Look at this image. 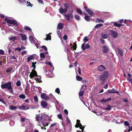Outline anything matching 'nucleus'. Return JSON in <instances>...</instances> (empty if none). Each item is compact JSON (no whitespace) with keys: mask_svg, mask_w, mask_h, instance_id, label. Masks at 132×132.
Instances as JSON below:
<instances>
[{"mask_svg":"<svg viewBox=\"0 0 132 132\" xmlns=\"http://www.w3.org/2000/svg\"><path fill=\"white\" fill-rule=\"evenodd\" d=\"M36 120L38 122H41L44 126L45 127L48 125V123L50 120V117L48 115L42 113L36 115Z\"/></svg>","mask_w":132,"mask_h":132,"instance_id":"1","label":"nucleus"},{"mask_svg":"<svg viewBox=\"0 0 132 132\" xmlns=\"http://www.w3.org/2000/svg\"><path fill=\"white\" fill-rule=\"evenodd\" d=\"M29 40L31 43L34 44L38 48L39 47V43L38 42L36 38H34V35H30L29 37Z\"/></svg>","mask_w":132,"mask_h":132,"instance_id":"2","label":"nucleus"},{"mask_svg":"<svg viewBox=\"0 0 132 132\" xmlns=\"http://www.w3.org/2000/svg\"><path fill=\"white\" fill-rule=\"evenodd\" d=\"M108 75L109 72L107 71H105L103 72L102 75L100 76V79L102 81V85L104 84L107 78L108 77Z\"/></svg>","mask_w":132,"mask_h":132,"instance_id":"3","label":"nucleus"},{"mask_svg":"<svg viewBox=\"0 0 132 132\" xmlns=\"http://www.w3.org/2000/svg\"><path fill=\"white\" fill-rule=\"evenodd\" d=\"M2 89L7 88L13 93V89L11 86V83L10 82L8 83L3 84L1 85Z\"/></svg>","mask_w":132,"mask_h":132,"instance_id":"4","label":"nucleus"},{"mask_svg":"<svg viewBox=\"0 0 132 132\" xmlns=\"http://www.w3.org/2000/svg\"><path fill=\"white\" fill-rule=\"evenodd\" d=\"M63 16L65 17V19L69 21H70L71 19H73V15L72 13L64 14Z\"/></svg>","mask_w":132,"mask_h":132,"instance_id":"5","label":"nucleus"},{"mask_svg":"<svg viewBox=\"0 0 132 132\" xmlns=\"http://www.w3.org/2000/svg\"><path fill=\"white\" fill-rule=\"evenodd\" d=\"M5 21H7L8 23L13 24L15 26H17V22L16 20H11L7 18H5Z\"/></svg>","mask_w":132,"mask_h":132,"instance_id":"6","label":"nucleus"},{"mask_svg":"<svg viewBox=\"0 0 132 132\" xmlns=\"http://www.w3.org/2000/svg\"><path fill=\"white\" fill-rule=\"evenodd\" d=\"M16 44L15 43L12 44L11 42L8 45L7 48L9 50V52L10 53L14 47L15 46Z\"/></svg>","mask_w":132,"mask_h":132,"instance_id":"7","label":"nucleus"},{"mask_svg":"<svg viewBox=\"0 0 132 132\" xmlns=\"http://www.w3.org/2000/svg\"><path fill=\"white\" fill-rule=\"evenodd\" d=\"M41 97L42 99L46 100H48L49 98L48 96L44 93H42L41 94Z\"/></svg>","mask_w":132,"mask_h":132,"instance_id":"8","label":"nucleus"},{"mask_svg":"<svg viewBox=\"0 0 132 132\" xmlns=\"http://www.w3.org/2000/svg\"><path fill=\"white\" fill-rule=\"evenodd\" d=\"M37 73L35 70H32V72L30 73L29 76L31 78H33L34 77H36L37 76Z\"/></svg>","mask_w":132,"mask_h":132,"instance_id":"9","label":"nucleus"},{"mask_svg":"<svg viewBox=\"0 0 132 132\" xmlns=\"http://www.w3.org/2000/svg\"><path fill=\"white\" fill-rule=\"evenodd\" d=\"M110 34L111 36L114 38H117L118 37V34L117 33L113 30H110Z\"/></svg>","mask_w":132,"mask_h":132,"instance_id":"10","label":"nucleus"},{"mask_svg":"<svg viewBox=\"0 0 132 132\" xmlns=\"http://www.w3.org/2000/svg\"><path fill=\"white\" fill-rule=\"evenodd\" d=\"M84 8L85 9V11L87 12L91 16L93 15L94 13L92 11L88 8L87 7H85Z\"/></svg>","mask_w":132,"mask_h":132,"instance_id":"11","label":"nucleus"},{"mask_svg":"<svg viewBox=\"0 0 132 132\" xmlns=\"http://www.w3.org/2000/svg\"><path fill=\"white\" fill-rule=\"evenodd\" d=\"M103 52L104 53L108 52L109 51V49L108 47L106 46H104L102 47Z\"/></svg>","mask_w":132,"mask_h":132,"instance_id":"12","label":"nucleus"},{"mask_svg":"<svg viewBox=\"0 0 132 132\" xmlns=\"http://www.w3.org/2000/svg\"><path fill=\"white\" fill-rule=\"evenodd\" d=\"M19 109L21 110H27L30 109L28 105H22L19 107Z\"/></svg>","mask_w":132,"mask_h":132,"instance_id":"13","label":"nucleus"},{"mask_svg":"<svg viewBox=\"0 0 132 132\" xmlns=\"http://www.w3.org/2000/svg\"><path fill=\"white\" fill-rule=\"evenodd\" d=\"M18 37L17 36H13L9 38L10 41H14L18 39Z\"/></svg>","mask_w":132,"mask_h":132,"instance_id":"14","label":"nucleus"},{"mask_svg":"<svg viewBox=\"0 0 132 132\" xmlns=\"http://www.w3.org/2000/svg\"><path fill=\"white\" fill-rule=\"evenodd\" d=\"M67 11V9L65 8L63 9L62 7H60L59 9V11L60 13L62 14L63 13H65Z\"/></svg>","mask_w":132,"mask_h":132,"instance_id":"15","label":"nucleus"},{"mask_svg":"<svg viewBox=\"0 0 132 132\" xmlns=\"http://www.w3.org/2000/svg\"><path fill=\"white\" fill-rule=\"evenodd\" d=\"M19 35L21 36L22 40L24 41L26 40L27 37L25 34L20 33L19 34Z\"/></svg>","mask_w":132,"mask_h":132,"instance_id":"16","label":"nucleus"},{"mask_svg":"<svg viewBox=\"0 0 132 132\" xmlns=\"http://www.w3.org/2000/svg\"><path fill=\"white\" fill-rule=\"evenodd\" d=\"M97 69L100 71H102L104 70L105 69V68L102 65H101L98 66L97 68Z\"/></svg>","mask_w":132,"mask_h":132,"instance_id":"17","label":"nucleus"},{"mask_svg":"<svg viewBox=\"0 0 132 132\" xmlns=\"http://www.w3.org/2000/svg\"><path fill=\"white\" fill-rule=\"evenodd\" d=\"M108 93H117L119 94V92L116 90H114V89H112V90H108Z\"/></svg>","mask_w":132,"mask_h":132,"instance_id":"18","label":"nucleus"},{"mask_svg":"<svg viewBox=\"0 0 132 132\" xmlns=\"http://www.w3.org/2000/svg\"><path fill=\"white\" fill-rule=\"evenodd\" d=\"M63 26V24L62 23H59L57 26V29H62Z\"/></svg>","mask_w":132,"mask_h":132,"instance_id":"19","label":"nucleus"},{"mask_svg":"<svg viewBox=\"0 0 132 132\" xmlns=\"http://www.w3.org/2000/svg\"><path fill=\"white\" fill-rule=\"evenodd\" d=\"M9 108L10 110H14L17 109V106H15L10 105H9Z\"/></svg>","mask_w":132,"mask_h":132,"instance_id":"20","label":"nucleus"},{"mask_svg":"<svg viewBox=\"0 0 132 132\" xmlns=\"http://www.w3.org/2000/svg\"><path fill=\"white\" fill-rule=\"evenodd\" d=\"M42 106L43 108H45L47 105V103L45 101H43L41 103Z\"/></svg>","mask_w":132,"mask_h":132,"instance_id":"21","label":"nucleus"},{"mask_svg":"<svg viewBox=\"0 0 132 132\" xmlns=\"http://www.w3.org/2000/svg\"><path fill=\"white\" fill-rule=\"evenodd\" d=\"M83 86H83L82 87H81V89L80 91L79 92V96H82L83 95L84 93V90H82V89Z\"/></svg>","mask_w":132,"mask_h":132,"instance_id":"22","label":"nucleus"},{"mask_svg":"<svg viewBox=\"0 0 132 132\" xmlns=\"http://www.w3.org/2000/svg\"><path fill=\"white\" fill-rule=\"evenodd\" d=\"M38 82H41V78L40 76H37L36 77L34 78Z\"/></svg>","mask_w":132,"mask_h":132,"instance_id":"23","label":"nucleus"},{"mask_svg":"<svg viewBox=\"0 0 132 132\" xmlns=\"http://www.w3.org/2000/svg\"><path fill=\"white\" fill-rule=\"evenodd\" d=\"M102 38L103 39H106L108 37V35L107 34H101Z\"/></svg>","mask_w":132,"mask_h":132,"instance_id":"24","label":"nucleus"},{"mask_svg":"<svg viewBox=\"0 0 132 132\" xmlns=\"http://www.w3.org/2000/svg\"><path fill=\"white\" fill-rule=\"evenodd\" d=\"M34 58V56L32 55L29 56L28 58L27 61L28 62H29L30 60H32Z\"/></svg>","mask_w":132,"mask_h":132,"instance_id":"25","label":"nucleus"},{"mask_svg":"<svg viewBox=\"0 0 132 132\" xmlns=\"http://www.w3.org/2000/svg\"><path fill=\"white\" fill-rule=\"evenodd\" d=\"M46 38L45 40H51V36L49 34L46 35Z\"/></svg>","mask_w":132,"mask_h":132,"instance_id":"26","label":"nucleus"},{"mask_svg":"<svg viewBox=\"0 0 132 132\" xmlns=\"http://www.w3.org/2000/svg\"><path fill=\"white\" fill-rule=\"evenodd\" d=\"M69 9L68 10V12H70V13H73V10L72 7L71 6H69Z\"/></svg>","mask_w":132,"mask_h":132,"instance_id":"27","label":"nucleus"},{"mask_svg":"<svg viewBox=\"0 0 132 132\" xmlns=\"http://www.w3.org/2000/svg\"><path fill=\"white\" fill-rule=\"evenodd\" d=\"M61 31L60 30H57V35L59 36V38H61Z\"/></svg>","mask_w":132,"mask_h":132,"instance_id":"28","label":"nucleus"},{"mask_svg":"<svg viewBox=\"0 0 132 132\" xmlns=\"http://www.w3.org/2000/svg\"><path fill=\"white\" fill-rule=\"evenodd\" d=\"M95 22L96 23H104V20L102 19H97L95 21Z\"/></svg>","mask_w":132,"mask_h":132,"instance_id":"29","label":"nucleus"},{"mask_svg":"<svg viewBox=\"0 0 132 132\" xmlns=\"http://www.w3.org/2000/svg\"><path fill=\"white\" fill-rule=\"evenodd\" d=\"M19 97L20 98L23 99H25L26 98L25 96L23 94H21L19 96Z\"/></svg>","mask_w":132,"mask_h":132,"instance_id":"30","label":"nucleus"},{"mask_svg":"<svg viewBox=\"0 0 132 132\" xmlns=\"http://www.w3.org/2000/svg\"><path fill=\"white\" fill-rule=\"evenodd\" d=\"M63 6L65 8H66L68 9L69 7L70 6L69 4H68L64 3L63 4Z\"/></svg>","mask_w":132,"mask_h":132,"instance_id":"31","label":"nucleus"},{"mask_svg":"<svg viewBox=\"0 0 132 132\" xmlns=\"http://www.w3.org/2000/svg\"><path fill=\"white\" fill-rule=\"evenodd\" d=\"M103 26V24H97L95 27V29L97 28H98L101 27Z\"/></svg>","mask_w":132,"mask_h":132,"instance_id":"32","label":"nucleus"},{"mask_svg":"<svg viewBox=\"0 0 132 132\" xmlns=\"http://www.w3.org/2000/svg\"><path fill=\"white\" fill-rule=\"evenodd\" d=\"M40 59L42 60L44 58L45 56L44 54L43 53H41L40 54Z\"/></svg>","mask_w":132,"mask_h":132,"instance_id":"33","label":"nucleus"},{"mask_svg":"<svg viewBox=\"0 0 132 132\" xmlns=\"http://www.w3.org/2000/svg\"><path fill=\"white\" fill-rule=\"evenodd\" d=\"M36 62H32V66H31V67H33V69L34 70L35 69L36 66L35 65L36 64Z\"/></svg>","mask_w":132,"mask_h":132,"instance_id":"34","label":"nucleus"},{"mask_svg":"<svg viewBox=\"0 0 132 132\" xmlns=\"http://www.w3.org/2000/svg\"><path fill=\"white\" fill-rule=\"evenodd\" d=\"M85 19L87 21H90L89 16H85Z\"/></svg>","mask_w":132,"mask_h":132,"instance_id":"35","label":"nucleus"},{"mask_svg":"<svg viewBox=\"0 0 132 132\" xmlns=\"http://www.w3.org/2000/svg\"><path fill=\"white\" fill-rule=\"evenodd\" d=\"M49 96L53 100V101H55L56 100L55 98L54 97V96L51 94H50L49 95Z\"/></svg>","mask_w":132,"mask_h":132,"instance_id":"36","label":"nucleus"},{"mask_svg":"<svg viewBox=\"0 0 132 132\" xmlns=\"http://www.w3.org/2000/svg\"><path fill=\"white\" fill-rule=\"evenodd\" d=\"M77 12L80 14H82V11L80 9L78 8L77 9Z\"/></svg>","mask_w":132,"mask_h":132,"instance_id":"37","label":"nucleus"},{"mask_svg":"<svg viewBox=\"0 0 132 132\" xmlns=\"http://www.w3.org/2000/svg\"><path fill=\"white\" fill-rule=\"evenodd\" d=\"M114 25L117 27H120L121 26V24H119L117 22L114 23Z\"/></svg>","mask_w":132,"mask_h":132,"instance_id":"38","label":"nucleus"},{"mask_svg":"<svg viewBox=\"0 0 132 132\" xmlns=\"http://www.w3.org/2000/svg\"><path fill=\"white\" fill-rule=\"evenodd\" d=\"M88 36H86L85 37L83 41L84 42H86L88 41Z\"/></svg>","mask_w":132,"mask_h":132,"instance_id":"39","label":"nucleus"},{"mask_svg":"<svg viewBox=\"0 0 132 132\" xmlns=\"http://www.w3.org/2000/svg\"><path fill=\"white\" fill-rule=\"evenodd\" d=\"M24 29L26 30H28L31 31V29L28 27L27 26H24Z\"/></svg>","mask_w":132,"mask_h":132,"instance_id":"40","label":"nucleus"},{"mask_svg":"<svg viewBox=\"0 0 132 132\" xmlns=\"http://www.w3.org/2000/svg\"><path fill=\"white\" fill-rule=\"evenodd\" d=\"M81 48L83 51H84L86 49V47L85 46V43L82 44L81 46Z\"/></svg>","mask_w":132,"mask_h":132,"instance_id":"41","label":"nucleus"},{"mask_svg":"<svg viewBox=\"0 0 132 132\" xmlns=\"http://www.w3.org/2000/svg\"><path fill=\"white\" fill-rule=\"evenodd\" d=\"M57 117L59 119L61 120H62V117L61 114H59L57 115Z\"/></svg>","mask_w":132,"mask_h":132,"instance_id":"42","label":"nucleus"},{"mask_svg":"<svg viewBox=\"0 0 132 132\" xmlns=\"http://www.w3.org/2000/svg\"><path fill=\"white\" fill-rule=\"evenodd\" d=\"M75 19L77 20H79L80 19V17L79 16L77 15H75Z\"/></svg>","mask_w":132,"mask_h":132,"instance_id":"43","label":"nucleus"},{"mask_svg":"<svg viewBox=\"0 0 132 132\" xmlns=\"http://www.w3.org/2000/svg\"><path fill=\"white\" fill-rule=\"evenodd\" d=\"M16 85L18 86H19L21 85V82L19 80H18L16 82Z\"/></svg>","mask_w":132,"mask_h":132,"instance_id":"44","label":"nucleus"},{"mask_svg":"<svg viewBox=\"0 0 132 132\" xmlns=\"http://www.w3.org/2000/svg\"><path fill=\"white\" fill-rule=\"evenodd\" d=\"M20 3H23V2L26 3V0H18Z\"/></svg>","mask_w":132,"mask_h":132,"instance_id":"45","label":"nucleus"},{"mask_svg":"<svg viewBox=\"0 0 132 132\" xmlns=\"http://www.w3.org/2000/svg\"><path fill=\"white\" fill-rule=\"evenodd\" d=\"M77 80L78 81H80L82 80V78L79 76H77L76 77Z\"/></svg>","mask_w":132,"mask_h":132,"instance_id":"46","label":"nucleus"},{"mask_svg":"<svg viewBox=\"0 0 132 132\" xmlns=\"http://www.w3.org/2000/svg\"><path fill=\"white\" fill-rule=\"evenodd\" d=\"M118 51L119 53L120 54L121 56L123 55V52L120 49H118Z\"/></svg>","mask_w":132,"mask_h":132,"instance_id":"47","label":"nucleus"},{"mask_svg":"<svg viewBox=\"0 0 132 132\" xmlns=\"http://www.w3.org/2000/svg\"><path fill=\"white\" fill-rule=\"evenodd\" d=\"M27 4H28L27 6H30L32 7L33 6V5L32 4H31L30 2H28V1H27Z\"/></svg>","mask_w":132,"mask_h":132,"instance_id":"48","label":"nucleus"},{"mask_svg":"<svg viewBox=\"0 0 132 132\" xmlns=\"http://www.w3.org/2000/svg\"><path fill=\"white\" fill-rule=\"evenodd\" d=\"M55 92L58 94H59L60 93V89L59 88H57L55 90Z\"/></svg>","mask_w":132,"mask_h":132,"instance_id":"49","label":"nucleus"},{"mask_svg":"<svg viewBox=\"0 0 132 132\" xmlns=\"http://www.w3.org/2000/svg\"><path fill=\"white\" fill-rule=\"evenodd\" d=\"M112 99L111 97H110L109 98H108L107 99L105 100H104V102L105 103L106 102V101H109L110 100H111Z\"/></svg>","mask_w":132,"mask_h":132,"instance_id":"50","label":"nucleus"},{"mask_svg":"<svg viewBox=\"0 0 132 132\" xmlns=\"http://www.w3.org/2000/svg\"><path fill=\"white\" fill-rule=\"evenodd\" d=\"M129 127V129H126V131H125V132L126 131H128V132L130 131L131 130L132 131V126H131V128H130V127Z\"/></svg>","mask_w":132,"mask_h":132,"instance_id":"51","label":"nucleus"},{"mask_svg":"<svg viewBox=\"0 0 132 132\" xmlns=\"http://www.w3.org/2000/svg\"><path fill=\"white\" fill-rule=\"evenodd\" d=\"M111 107L110 105H108L107 107L105 108L107 110H110L111 109Z\"/></svg>","mask_w":132,"mask_h":132,"instance_id":"52","label":"nucleus"},{"mask_svg":"<svg viewBox=\"0 0 132 132\" xmlns=\"http://www.w3.org/2000/svg\"><path fill=\"white\" fill-rule=\"evenodd\" d=\"M124 124L125 126H129V123L127 121H125L124 122Z\"/></svg>","mask_w":132,"mask_h":132,"instance_id":"53","label":"nucleus"},{"mask_svg":"<svg viewBox=\"0 0 132 132\" xmlns=\"http://www.w3.org/2000/svg\"><path fill=\"white\" fill-rule=\"evenodd\" d=\"M12 68H10L6 70V72H9L11 71H12Z\"/></svg>","mask_w":132,"mask_h":132,"instance_id":"54","label":"nucleus"},{"mask_svg":"<svg viewBox=\"0 0 132 132\" xmlns=\"http://www.w3.org/2000/svg\"><path fill=\"white\" fill-rule=\"evenodd\" d=\"M34 100L36 102H37L38 101V98L37 96H34Z\"/></svg>","mask_w":132,"mask_h":132,"instance_id":"55","label":"nucleus"},{"mask_svg":"<svg viewBox=\"0 0 132 132\" xmlns=\"http://www.w3.org/2000/svg\"><path fill=\"white\" fill-rule=\"evenodd\" d=\"M4 52L2 50H0V54L4 55Z\"/></svg>","mask_w":132,"mask_h":132,"instance_id":"56","label":"nucleus"},{"mask_svg":"<svg viewBox=\"0 0 132 132\" xmlns=\"http://www.w3.org/2000/svg\"><path fill=\"white\" fill-rule=\"evenodd\" d=\"M67 123L68 124H70V121L69 119V118L68 117H67Z\"/></svg>","mask_w":132,"mask_h":132,"instance_id":"57","label":"nucleus"},{"mask_svg":"<svg viewBox=\"0 0 132 132\" xmlns=\"http://www.w3.org/2000/svg\"><path fill=\"white\" fill-rule=\"evenodd\" d=\"M42 48H43L45 51L47 50V47L45 46H42Z\"/></svg>","mask_w":132,"mask_h":132,"instance_id":"58","label":"nucleus"},{"mask_svg":"<svg viewBox=\"0 0 132 132\" xmlns=\"http://www.w3.org/2000/svg\"><path fill=\"white\" fill-rule=\"evenodd\" d=\"M25 120V119L24 118H22L21 119V122H23Z\"/></svg>","mask_w":132,"mask_h":132,"instance_id":"59","label":"nucleus"},{"mask_svg":"<svg viewBox=\"0 0 132 132\" xmlns=\"http://www.w3.org/2000/svg\"><path fill=\"white\" fill-rule=\"evenodd\" d=\"M56 124V123H54L52 124L50 126V127H52L54 126Z\"/></svg>","mask_w":132,"mask_h":132,"instance_id":"60","label":"nucleus"},{"mask_svg":"<svg viewBox=\"0 0 132 132\" xmlns=\"http://www.w3.org/2000/svg\"><path fill=\"white\" fill-rule=\"evenodd\" d=\"M86 49L89 48L90 47V46L88 44H87L85 46Z\"/></svg>","mask_w":132,"mask_h":132,"instance_id":"61","label":"nucleus"},{"mask_svg":"<svg viewBox=\"0 0 132 132\" xmlns=\"http://www.w3.org/2000/svg\"><path fill=\"white\" fill-rule=\"evenodd\" d=\"M63 38L64 40H66L67 38V36L66 35H65L63 37Z\"/></svg>","mask_w":132,"mask_h":132,"instance_id":"62","label":"nucleus"},{"mask_svg":"<svg viewBox=\"0 0 132 132\" xmlns=\"http://www.w3.org/2000/svg\"><path fill=\"white\" fill-rule=\"evenodd\" d=\"M18 50L19 51H20L21 50V47H18L15 49V50Z\"/></svg>","mask_w":132,"mask_h":132,"instance_id":"63","label":"nucleus"},{"mask_svg":"<svg viewBox=\"0 0 132 132\" xmlns=\"http://www.w3.org/2000/svg\"><path fill=\"white\" fill-rule=\"evenodd\" d=\"M38 1L39 3H41L42 4H43V2L42 0H38Z\"/></svg>","mask_w":132,"mask_h":132,"instance_id":"64","label":"nucleus"}]
</instances>
